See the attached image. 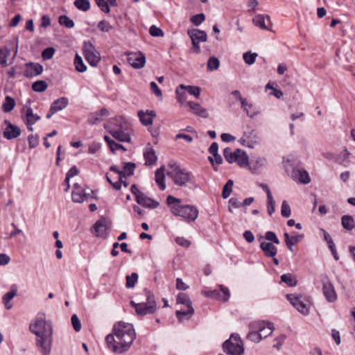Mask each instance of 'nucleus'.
Masks as SVG:
<instances>
[{
	"label": "nucleus",
	"mask_w": 355,
	"mask_h": 355,
	"mask_svg": "<svg viewBox=\"0 0 355 355\" xmlns=\"http://www.w3.org/2000/svg\"><path fill=\"white\" fill-rule=\"evenodd\" d=\"M40 119V116L37 114H35L31 107H28L26 111V121L25 123L28 126H32L38 120Z\"/></svg>",
	"instance_id": "nucleus-33"
},
{
	"label": "nucleus",
	"mask_w": 355,
	"mask_h": 355,
	"mask_svg": "<svg viewBox=\"0 0 355 355\" xmlns=\"http://www.w3.org/2000/svg\"><path fill=\"white\" fill-rule=\"evenodd\" d=\"M281 282L286 284L288 286H296L297 280L291 273L284 274L281 276Z\"/></svg>",
	"instance_id": "nucleus-42"
},
{
	"label": "nucleus",
	"mask_w": 355,
	"mask_h": 355,
	"mask_svg": "<svg viewBox=\"0 0 355 355\" xmlns=\"http://www.w3.org/2000/svg\"><path fill=\"white\" fill-rule=\"evenodd\" d=\"M128 62L135 69H141L146 64V56L141 52L128 53Z\"/></svg>",
	"instance_id": "nucleus-14"
},
{
	"label": "nucleus",
	"mask_w": 355,
	"mask_h": 355,
	"mask_svg": "<svg viewBox=\"0 0 355 355\" xmlns=\"http://www.w3.org/2000/svg\"><path fill=\"white\" fill-rule=\"evenodd\" d=\"M223 347L224 352L230 355H243L244 353L243 342L237 334H232L223 343Z\"/></svg>",
	"instance_id": "nucleus-7"
},
{
	"label": "nucleus",
	"mask_w": 355,
	"mask_h": 355,
	"mask_svg": "<svg viewBox=\"0 0 355 355\" xmlns=\"http://www.w3.org/2000/svg\"><path fill=\"white\" fill-rule=\"evenodd\" d=\"M250 328L257 329L261 334L262 338L270 336L275 329L272 323L265 321L253 322L250 324Z\"/></svg>",
	"instance_id": "nucleus-11"
},
{
	"label": "nucleus",
	"mask_w": 355,
	"mask_h": 355,
	"mask_svg": "<svg viewBox=\"0 0 355 355\" xmlns=\"http://www.w3.org/2000/svg\"><path fill=\"white\" fill-rule=\"evenodd\" d=\"M73 4L77 9L83 12L90 9V2L89 0H75Z\"/></svg>",
	"instance_id": "nucleus-40"
},
{
	"label": "nucleus",
	"mask_w": 355,
	"mask_h": 355,
	"mask_svg": "<svg viewBox=\"0 0 355 355\" xmlns=\"http://www.w3.org/2000/svg\"><path fill=\"white\" fill-rule=\"evenodd\" d=\"M146 302L135 303V302L131 301V304L135 309L137 313L140 315L152 314L155 313L157 309V304L154 295L147 291H146Z\"/></svg>",
	"instance_id": "nucleus-6"
},
{
	"label": "nucleus",
	"mask_w": 355,
	"mask_h": 355,
	"mask_svg": "<svg viewBox=\"0 0 355 355\" xmlns=\"http://www.w3.org/2000/svg\"><path fill=\"white\" fill-rule=\"evenodd\" d=\"M15 106V101L10 96H6L2 104V110L4 112H11Z\"/></svg>",
	"instance_id": "nucleus-37"
},
{
	"label": "nucleus",
	"mask_w": 355,
	"mask_h": 355,
	"mask_svg": "<svg viewBox=\"0 0 355 355\" xmlns=\"http://www.w3.org/2000/svg\"><path fill=\"white\" fill-rule=\"evenodd\" d=\"M239 154H241L240 149H236L234 151H232L231 148H225L223 150V156L227 162L230 164L236 162V158H238Z\"/></svg>",
	"instance_id": "nucleus-31"
},
{
	"label": "nucleus",
	"mask_w": 355,
	"mask_h": 355,
	"mask_svg": "<svg viewBox=\"0 0 355 355\" xmlns=\"http://www.w3.org/2000/svg\"><path fill=\"white\" fill-rule=\"evenodd\" d=\"M138 280V275L136 272L126 276V287L133 288Z\"/></svg>",
	"instance_id": "nucleus-54"
},
{
	"label": "nucleus",
	"mask_w": 355,
	"mask_h": 355,
	"mask_svg": "<svg viewBox=\"0 0 355 355\" xmlns=\"http://www.w3.org/2000/svg\"><path fill=\"white\" fill-rule=\"evenodd\" d=\"M219 287L220 291L213 290L203 291L202 295L207 297L215 298L223 302L227 301L230 296L229 289L223 285H220Z\"/></svg>",
	"instance_id": "nucleus-12"
},
{
	"label": "nucleus",
	"mask_w": 355,
	"mask_h": 355,
	"mask_svg": "<svg viewBox=\"0 0 355 355\" xmlns=\"http://www.w3.org/2000/svg\"><path fill=\"white\" fill-rule=\"evenodd\" d=\"M43 72V66L39 63L28 62L26 64V70L24 76L26 77H33L40 75Z\"/></svg>",
	"instance_id": "nucleus-17"
},
{
	"label": "nucleus",
	"mask_w": 355,
	"mask_h": 355,
	"mask_svg": "<svg viewBox=\"0 0 355 355\" xmlns=\"http://www.w3.org/2000/svg\"><path fill=\"white\" fill-rule=\"evenodd\" d=\"M166 203L174 216L183 218L187 221H194L198 216V210L190 205H182V200L172 196L166 198Z\"/></svg>",
	"instance_id": "nucleus-4"
},
{
	"label": "nucleus",
	"mask_w": 355,
	"mask_h": 355,
	"mask_svg": "<svg viewBox=\"0 0 355 355\" xmlns=\"http://www.w3.org/2000/svg\"><path fill=\"white\" fill-rule=\"evenodd\" d=\"M177 303L184 305L186 307L192 306V302L187 294L180 293L177 296Z\"/></svg>",
	"instance_id": "nucleus-41"
},
{
	"label": "nucleus",
	"mask_w": 355,
	"mask_h": 355,
	"mask_svg": "<svg viewBox=\"0 0 355 355\" xmlns=\"http://www.w3.org/2000/svg\"><path fill=\"white\" fill-rule=\"evenodd\" d=\"M260 248L268 257H274L277 252V248L271 243L263 241Z\"/></svg>",
	"instance_id": "nucleus-29"
},
{
	"label": "nucleus",
	"mask_w": 355,
	"mask_h": 355,
	"mask_svg": "<svg viewBox=\"0 0 355 355\" xmlns=\"http://www.w3.org/2000/svg\"><path fill=\"white\" fill-rule=\"evenodd\" d=\"M9 55L10 51L7 48L0 49V64L2 67H5L8 65L7 58Z\"/></svg>",
	"instance_id": "nucleus-55"
},
{
	"label": "nucleus",
	"mask_w": 355,
	"mask_h": 355,
	"mask_svg": "<svg viewBox=\"0 0 355 355\" xmlns=\"http://www.w3.org/2000/svg\"><path fill=\"white\" fill-rule=\"evenodd\" d=\"M286 298L291 304L302 315H307L309 313L310 302L309 300L302 295L288 294Z\"/></svg>",
	"instance_id": "nucleus-8"
},
{
	"label": "nucleus",
	"mask_w": 355,
	"mask_h": 355,
	"mask_svg": "<svg viewBox=\"0 0 355 355\" xmlns=\"http://www.w3.org/2000/svg\"><path fill=\"white\" fill-rule=\"evenodd\" d=\"M194 313V309L193 306H184V309L178 310L175 312L176 317L179 321L182 322L184 320H189Z\"/></svg>",
	"instance_id": "nucleus-27"
},
{
	"label": "nucleus",
	"mask_w": 355,
	"mask_h": 355,
	"mask_svg": "<svg viewBox=\"0 0 355 355\" xmlns=\"http://www.w3.org/2000/svg\"><path fill=\"white\" fill-rule=\"evenodd\" d=\"M69 105V99L67 97H60L54 101L51 105L53 112L61 111Z\"/></svg>",
	"instance_id": "nucleus-28"
},
{
	"label": "nucleus",
	"mask_w": 355,
	"mask_h": 355,
	"mask_svg": "<svg viewBox=\"0 0 355 355\" xmlns=\"http://www.w3.org/2000/svg\"><path fill=\"white\" fill-rule=\"evenodd\" d=\"M149 33L153 37H162L164 35L162 30L155 25L150 27Z\"/></svg>",
	"instance_id": "nucleus-63"
},
{
	"label": "nucleus",
	"mask_w": 355,
	"mask_h": 355,
	"mask_svg": "<svg viewBox=\"0 0 355 355\" xmlns=\"http://www.w3.org/2000/svg\"><path fill=\"white\" fill-rule=\"evenodd\" d=\"M145 164L151 166L156 164L157 157L155 150L152 147H147L144 152Z\"/></svg>",
	"instance_id": "nucleus-24"
},
{
	"label": "nucleus",
	"mask_w": 355,
	"mask_h": 355,
	"mask_svg": "<svg viewBox=\"0 0 355 355\" xmlns=\"http://www.w3.org/2000/svg\"><path fill=\"white\" fill-rule=\"evenodd\" d=\"M93 191L89 189H82L78 184H75L71 193L72 200L76 203H81L92 198Z\"/></svg>",
	"instance_id": "nucleus-10"
},
{
	"label": "nucleus",
	"mask_w": 355,
	"mask_h": 355,
	"mask_svg": "<svg viewBox=\"0 0 355 355\" xmlns=\"http://www.w3.org/2000/svg\"><path fill=\"white\" fill-rule=\"evenodd\" d=\"M322 293L329 302H334L337 299L334 285L327 277H325V280L322 282Z\"/></svg>",
	"instance_id": "nucleus-13"
},
{
	"label": "nucleus",
	"mask_w": 355,
	"mask_h": 355,
	"mask_svg": "<svg viewBox=\"0 0 355 355\" xmlns=\"http://www.w3.org/2000/svg\"><path fill=\"white\" fill-rule=\"evenodd\" d=\"M187 104L189 106L190 110L194 114L202 118H207L209 116L206 109L202 107L199 103L190 101L187 102Z\"/></svg>",
	"instance_id": "nucleus-23"
},
{
	"label": "nucleus",
	"mask_w": 355,
	"mask_h": 355,
	"mask_svg": "<svg viewBox=\"0 0 355 355\" xmlns=\"http://www.w3.org/2000/svg\"><path fill=\"white\" fill-rule=\"evenodd\" d=\"M220 66V61L216 57H210L207 62V70L214 71L218 69Z\"/></svg>",
	"instance_id": "nucleus-51"
},
{
	"label": "nucleus",
	"mask_w": 355,
	"mask_h": 355,
	"mask_svg": "<svg viewBox=\"0 0 355 355\" xmlns=\"http://www.w3.org/2000/svg\"><path fill=\"white\" fill-rule=\"evenodd\" d=\"M233 184H234V182L232 180H229L226 182V184L223 187V191H222V196L223 198L226 199L230 196V194L232 191Z\"/></svg>",
	"instance_id": "nucleus-48"
},
{
	"label": "nucleus",
	"mask_w": 355,
	"mask_h": 355,
	"mask_svg": "<svg viewBox=\"0 0 355 355\" xmlns=\"http://www.w3.org/2000/svg\"><path fill=\"white\" fill-rule=\"evenodd\" d=\"M136 200L140 205L150 209L157 208L159 205L157 201L148 198L144 193L139 194Z\"/></svg>",
	"instance_id": "nucleus-21"
},
{
	"label": "nucleus",
	"mask_w": 355,
	"mask_h": 355,
	"mask_svg": "<svg viewBox=\"0 0 355 355\" xmlns=\"http://www.w3.org/2000/svg\"><path fill=\"white\" fill-rule=\"evenodd\" d=\"M95 2L100 8L101 11L105 13H109L110 12V9L107 0H95Z\"/></svg>",
	"instance_id": "nucleus-60"
},
{
	"label": "nucleus",
	"mask_w": 355,
	"mask_h": 355,
	"mask_svg": "<svg viewBox=\"0 0 355 355\" xmlns=\"http://www.w3.org/2000/svg\"><path fill=\"white\" fill-rule=\"evenodd\" d=\"M104 139L109 146L110 149L112 152L115 153L118 150H123V151H126V148L122 146L121 144L116 143L113 139H112L108 136H105Z\"/></svg>",
	"instance_id": "nucleus-35"
},
{
	"label": "nucleus",
	"mask_w": 355,
	"mask_h": 355,
	"mask_svg": "<svg viewBox=\"0 0 355 355\" xmlns=\"http://www.w3.org/2000/svg\"><path fill=\"white\" fill-rule=\"evenodd\" d=\"M253 24L261 29L268 30L272 26L269 15H257L252 19Z\"/></svg>",
	"instance_id": "nucleus-18"
},
{
	"label": "nucleus",
	"mask_w": 355,
	"mask_h": 355,
	"mask_svg": "<svg viewBox=\"0 0 355 355\" xmlns=\"http://www.w3.org/2000/svg\"><path fill=\"white\" fill-rule=\"evenodd\" d=\"M247 338L254 343H259L263 338L261 334L254 329H251V331L248 333Z\"/></svg>",
	"instance_id": "nucleus-46"
},
{
	"label": "nucleus",
	"mask_w": 355,
	"mask_h": 355,
	"mask_svg": "<svg viewBox=\"0 0 355 355\" xmlns=\"http://www.w3.org/2000/svg\"><path fill=\"white\" fill-rule=\"evenodd\" d=\"M105 128L119 141H130V125L123 116H119L111 119Z\"/></svg>",
	"instance_id": "nucleus-3"
},
{
	"label": "nucleus",
	"mask_w": 355,
	"mask_h": 355,
	"mask_svg": "<svg viewBox=\"0 0 355 355\" xmlns=\"http://www.w3.org/2000/svg\"><path fill=\"white\" fill-rule=\"evenodd\" d=\"M74 64L76 67V69L80 73L85 72L87 70V67L84 64L82 58L78 55V54L76 55L74 59Z\"/></svg>",
	"instance_id": "nucleus-45"
},
{
	"label": "nucleus",
	"mask_w": 355,
	"mask_h": 355,
	"mask_svg": "<svg viewBox=\"0 0 355 355\" xmlns=\"http://www.w3.org/2000/svg\"><path fill=\"white\" fill-rule=\"evenodd\" d=\"M48 87V85L44 80H37L33 83L32 89L36 92H43Z\"/></svg>",
	"instance_id": "nucleus-44"
},
{
	"label": "nucleus",
	"mask_w": 355,
	"mask_h": 355,
	"mask_svg": "<svg viewBox=\"0 0 355 355\" xmlns=\"http://www.w3.org/2000/svg\"><path fill=\"white\" fill-rule=\"evenodd\" d=\"M343 227L347 230H352L355 227V222L352 216L345 215L341 218Z\"/></svg>",
	"instance_id": "nucleus-36"
},
{
	"label": "nucleus",
	"mask_w": 355,
	"mask_h": 355,
	"mask_svg": "<svg viewBox=\"0 0 355 355\" xmlns=\"http://www.w3.org/2000/svg\"><path fill=\"white\" fill-rule=\"evenodd\" d=\"M71 324L73 325L74 330L76 332L80 331L81 329V323H80V321L78 317L76 314H73L71 316Z\"/></svg>",
	"instance_id": "nucleus-64"
},
{
	"label": "nucleus",
	"mask_w": 355,
	"mask_h": 355,
	"mask_svg": "<svg viewBox=\"0 0 355 355\" xmlns=\"http://www.w3.org/2000/svg\"><path fill=\"white\" fill-rule=\"evenodd\" d=\"M258 137L254 130L244 132L243 136L241 138V142L243 145H245L249 148H254L257 144Z\"/></svg>",
	"instance_id": "nucleus-20"
},
{
	"label": "nucleus",
	"mask_w": 355,
	"mask_h": 355,
	"mask_svg": "<svg viewBox=\"0 0 355 355\" xmlns=\"http://www.w3.org/2000/svg\"><path fill=\"white\" fill-rule=\"evenodd\" d=\"M135 338L133 325L120 321L114 324L112 333L106 336L105 340L112 352L122 354L130 349Z\"/></svg>",
	"instance_id": "nucleus-2"
},
{
	"label": "nucleus",
	"mask_w": 355,
	"mask_h": 355,
	"mask_svg": "<svg viewBox=\"0 0 355 355\" xmlns=\"http://www.w3.org/2000/svg\"><path fill=\"white\" fill-rule=\"evenodd\" d=\"M188 35H189L191 40H194L196 42H206L207 40V35L205 31L198 30V29H193L188 31Z\"/></svg>",
	"instance_id": "nucleus-30"
},
{
	"label": "nucleus",
	"mask_w": 355,
	"mask_h": 355,
	"mask_svg": "<svg viewBox=\"0 0 355 355\" xmlns=\"http://www.w3.org/2000/svg\"><path fill=\"white\" fill-rule=\"evenodd\" d=\"M164 171L165 167L164 166H162L160 168L156 170L155 174V182L157 184L162 191H164L166 189Z\"/></svg>",
	"instance_id": "nucleus-26"
},
{
	"label": "nucleus",
	"mask_w": 355,
	"mask_h": 355,
	"mask_svg": "<svg viewBox=\"0 0 355 355\" xmlns=\"http://www.w3.org/2000/svg\"><path fill=\"white\" fill-rule=\"evenodd\" d=\"M83 51L89 64L93 67L97 66L101 60L100 54L90 42H84Z\"/></svg>",
	"instance_id": "nucleus-9"
},
{
	"label": "nucleus",
	"mask_w": 355,
	"mask_h": 355,
	"mask_svg": "<svg viewBox=\"0 0 355 355\" xmlns=\"http://www.w3.org/2000/svg\"><path fill=\"white\" fill-rule=\"evenodd\" d=\"M290 176L293 180L304 184L311 181L308 172L303 168H293Z\"/></svg>",
	"instance_id": "nucleus-16"
},
{
	"label": "nucleus",
	"mask_w": 355,
	"mask_h": 355,
	"mask_svg": "<svg viewBox=\"0 0 355 355\" xmlns=\"http://www.w3.org/2000/svg\"><path fill=\"white\" fill-rule=\"evenodd\" d=\"M349 151L345 149L338 155L336 160L340 164L347 166L349 163Z\"/></svg>",
	"instance_id": "nucleus-38"
},
{
	"label": "nucleus",
	"mask_w": 355,
	"mask_h": 355,
	"mask_svg": "<svg viewBox=\"0 0 355 355\" xmlns=\"http://www.w3.org/2000/svg\"><path fill=\"white\" fill-rule=\"evenodd\" d=\"M3 123L6 125L3 132L4 138L11 140L17 138L21 135V131L18 126L13 125L7 119L4 120Z\"/></svg>",
	"instance_id": "nucleus-15"
},
{
	"label": "nucleus",
	"mask_w": 355,
	"mask_h": 355,
	"mask_svg": "<svg viewBox=\"0 0 355 355\" xmlns=\"http://www.w3.org/2000/svg\"><path fill=\"white\" fill-rule=\"evenodd\" d=\"M108 115V111L105 108L101 110L98 112H96L89 114L87 121L89 124H96L103 121L104 116Z\"/></svg>",
	"instance_id": "nucleus-25"
},
{
	"label": "nucleus",
	"mask_w": 355,
	"mask_h": 355,
	"mask_svg": "<svg viewBox=\"0 0 355 355\" xmlns=\"http://www.w3.org/2000/svg\"><path fill=\"white\" fill-rule=\"evenodd\" d=\"M29 329L35 338V346L42 355H50L53 345V325L46 320L43 312L37 313L29 325Z\"/></svg>",
	"instance_id": "nucleus-1"
},
{
	"label": "nucleus",
	"mask_w": 355,
	"mask_h": 355,
	"mask_svg": "<svg viewBox=\"0 0 355 355\" xmlns=\"http://www.w3.org/2000/svg\"><path fill=\"white\" fill-rule=\"evenodd\" d=\"M93 228L97 236H102L107 230L105 221L103 220H97L94 225Z\"/></svg>",
	"instance_id": "nucleus-34"
},
{
	"label": "nucleus",
	"mask_w": 355,
	"mask_h": 355,
	"mask_svg": "<svg viewBox=\"0 0 355 355\" xmlns=\"http://www.w3.org/2000/svg\"><path fill=\"white\" fill-rule=\"evenodd\" d=\"M78 170L76 168V166H72L67 173L66 178L64 180V182L67 183V188L64 189V191L66 192L68 191V190L69 189V187H70V185H69L70 178L78 175Z\"/></svg>",
	"instance_id": "nucleus-49"
},
{
	"label": "nucleus",
	"mask_w": 355,
	"mask_h": 355,
	"mask_svg": "<svg viewBox=\"0 0 355 355\" xmlns=\"http://www.w3.org/2000/svg\"><path fill=\"white\" fill-rule=\"evenodd\" d=\"M135 168V164L132 162H128L125 163V166H123V171H122L125 173L126 178L127 176H130L133 175Z\"/></svg>",
	"instance_id": "nucleus-57"
},
{
	"label": "nucleus",
	"mask_w": 355,
	"mask_h": 355,
	"mask_svg": "<svg viewBox=\"0 0 355 355\" xmlns=\"http://www.w3.org/2000/svg\"><path fill=\"white\" fill-rule=\"evenodd\" d=\"M185 88H180V85L177 87L175 92L177 95V100L181 104L186 102L187 94L185 92Z\"/></svg>",
	"instance_id": "nucleus-52"
},
{
	"label": "nucleus",
	"mask_w": 355,
	"mask_h": 355,
	"mask_svg": "<svg viewBox=\"0 0 355 355\" xmlns=\"http://www.w3.org/2000/svg\"><path fill=\"white\" fill-rule=\"evenodd\" d=\"M241 107L250 118H253L259 114V112L252 103L248 102L245 99V105H241Z\"/></svg>",
	"instance_id": "nucleus-32"
},
{
	"label": "nucleus",
	"mask_w": 355,
	"mask_h": 355,
	"mask_svg": "<svg viewBox=\"0 0 355 355\" xmlns=\"http://www.w3.org/2000/svg\"><path fill=\"white\" fill-rule=\"evenodd\" d=\"M55 53V49L53 47L45 49L42 53V58L43 60H46L53 58Z\"/></svg>",
	"instance_id": "nucleus-62"
},
{
	"label": "nucleus",
	"mask_w": 355,
	"mask_h": 355,
	"mask_svg": "<svg viewBox=\"0 0 355 355\" xmlns=\"http://www.w3.org/2000/svg\"><path fill=\"white\" fill-rule=\"evenodd\" d=\"M205 19V16L203 13L195 15L191 17V21L196 26L200 25Z\"/></svg>",
	"instance_id": "nucleus-61"
},
{
	"label": "nucleus",
	"mask_w": 355,
	"mask_h": 355,
	"mask_svg": "<svg viewBox=\"0 0 355 355\" xmlns=\"http://www.w3.org/2000/svg\"><path fill=\"white\" fill-rule=\"evenodd\" d=\"M235 163H236L241 167H245L248 166L249 162L247 153L245 151L241 150V154L239 155Z\"/></svg>",
	"instance_id": "nucleus-43"
},
{
	"label": "nucleus",
	"mask_w": 355,
	"mask_h": 355,
	"mask_svg": "<svg viewBox=\"0 0 355 355\" xmlns=\"http://www.w3.org/2000/svg\"><path fill=\"white\" fill-rule=\"evenodd\" d=\"M304 237L303 234L293 235L291 236V240L288 243V248L292 252L293 246L299 243Z\"/></svg>",
	"instance_id": "nucleus-56"
},
{
	"label": "nucleus",
	"mask_w": 355,
	"mask_h": 355,
	"mask_svg": "<svg viewBox=\"0 0 355 355\" xmlns=\"http://www.w3.org/2000/svg\"><path fill=\"white\" fill-rule=\"evenodd\" d=\"M291 208L286 200H284L281 207V214L284 218H288L291 216Z\"/></svg>",
	"instance_id": "nucleus-59"
},
{
	"label": "nucleus",
	"mask_w": 355,
	"mask_h": 355,
	"mask_svg": "<svg viewBox=\"0 0 355 355\" xmlns=\"http://www.w3.org/2000/svg\"><path fill=\"white\" fill-rule=\"evenodd\" d=\"M275 202L272 197V196H270L267 197V209L268 213L270 216H271L275 211Z\"/></svg>",
	"instance_id": "nucleus-58"
},
{
	"label": "nucleus",
	"mask_w": 355,
	"mask_h": 355,
	"mask_svg": "<svg viewBox=\"0 0 355 355\" xmlns=\"http://www.w3.org/2000/svg\"><path fill=\"white\" fill-rule=\"evenodd\" d=\"M168 167L167 175L173 180L175 184L179 187H185L188 182L191 181V173L181 168L177 163L171 162L168 163Z\"/></svg>",
	"instance_id": "nucleus-5"
},
{
	"label": "nucleus",
	"mask_w": 355,
	"mask_h": 355,
	"mask_svg": "<svg viewBox=\"0 0 355 355\" xmlns=\"http://www.w3.org/2000/svg\"><path fill=\"white\" fill-rule=\"evenodd\" d=\"M17 286L12 284L10 286V291L7 292L2 297V302L7 310H10L12 307L11 300L17 295Z\"/></svg>",
	"instance_id": "nucleus-19"
},
{
	"label": "nucleus",
	"mask_w": 355,
	"mask_h": 355,
	"mask_svg": "<svg viewBox=\"0 0 355 355\" xmlns=\"http://www.w3.org/2000/svg\"><path fill=\"white\" fill-rule=\"evenodd\" d=\"M106 178L107 182L113 187V188L116 190H120L121 188V185L123 184L125 187H128V183L125 181H123L121 178H119L118 180L113 182L111 178L106 175Z\"/></svg>",
	"instance_id": "nucleus-50"
},
{
	"label": "nucleus",
	"mask_w": 355,
	"mask_h": 355,
	"mask_svg": "<svg viewBox=\"0 0 355 355\" xmlns=\"http://www.w3.org/2000/svg\"><path fill=\"white\" fill-rule=\"evenodd\" d=\"M180 88H185V90L191 95L194 96L196 98H198L200 95L201 88L198 86L192 85H180Z\"/></svg>",
	"instance_id": "nucleus-39"
},
{
	"label": "nucleus",
	"mask_w": 355,
	"mask_h": 355,
	"mask_svg": "<svg viewBox=\"0 0 355 355\" xmlns=\"http://www.w3.org/2000/svg\"><path fill=\"white\" fill-rule=\"evenodd\" d=\"M257 56L256 53L246 52L243 53V58L247 64L251 65L254 63Z\"/></svg>",
	"instance_id": "nucleus-53"
},
{
	"label": "nucleus",
	"mask_w": 355,
	"mask_h": 355,
	"mask_svg": "<svg viewBox=\"0 0 355 355\" xmlns=\"http://www.w3.org/2000/svg\"><path fill=\"white\" fill-rule=\"evenodd\" d=\"M138 116L141 123L144 125H148L153 123V119L156 116V114L152 110H147L146 112L140 110L138 112Z\"/></svg>",
	"instance_id": "nucleus-22"
},
{
	"label": "nucleus",
	"mask_w": 355,
	"mask_h": 355,
	"mask_svg": "<svg viewBox=\"0 0 355 355\" xmlns=\"http://www.w3.org/2000/svg\"><path fill=\"white\" fill-rule=\"evenodd\" d=\"M58 22L60 25L65 26L68 28H71L74 26V22L67 15H61L59 17Z\"/></svg>",
	"instance_id": "nucleus-47"
}]
</instances>
